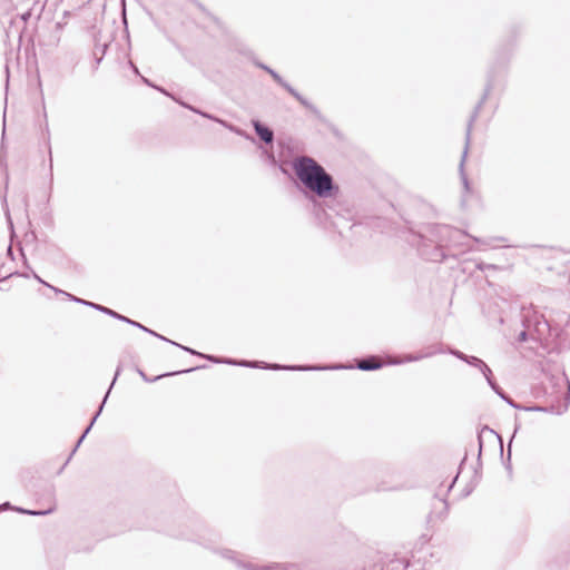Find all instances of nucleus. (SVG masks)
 <instances>
[{"label": "nucleus", "mask_w": 570, "mask_h": 570, "mask_svg": "<svg viewBox=\"0 0 570 570\" xmlns=\"http://www.w3.org/2000/svg\"><path fill=\"white\" fill-rule=\"evenodd\" d=\"M173 100H176V101H177L178 104H180V105H181V102H183V101L177 100V99H176V97H173Z\"/></svg>", "instance_id": "obj_44"}, {"label": "nucleus", "mask_w": 570, "mask_h": 570, "mask_svg": "<svg viewBox=\"0 0 570 570\" xmlns=\"http://www.w3.org/2000/svg\"><path fill=\"white\" fill-rule=\"evenodd\" d=\"M255 65H256L258 68H261V69H263V70L265 71V68H266V65H265V63L257 61V62H255Z\"/></svg>", "instance_id": "obj_33"}, {"label": "nucleus", "mask_w": 570, "mask_h": 570, "mask_svg": "<svg viewBox=\"0 0 570 570\" xmlns=\"http://www.w3.org/2000/svg\"><path fill=\"white\" fill-rule=\"evenodd\" d=\"M120 374V366L117 367L116 370V373H115V376H114V380L108 389V391L106 392L105 396H104V400L98 409V411L96 412V414L94 415V417L91 419L89 425L86 428V430L83 431V433L81 434V436L79 438V440L77 441L75 448H73V452L77 451V449L80 446V444L82 443V441L85 440V438L87 436V434L89 433V431L91 430L92 425L95 424L96 420L98 419V416L100 415V413L102 412V409H104V405L110 394V391L112 389V386L115 385L118 376Z\"/></svg>", "instance_id": "obj_9"}, {"label": "nucleus", "mask_w": 570, "mask_h": 570, "mask_svg": "<svg viewBox=\"0 0 570 570\" xmlns=\"http://www.w3.org/2000/svg\"><path fill=\"white\" fill-rule=\"evenodd\" d=\"M222 556L226 559L234 560L239 568L245 570H304V567L301 563L295 562H271L263 566L244 562L236 559V553L228 549L222 551Z\"/></svg>", "instance_id": "obj_7"}, {"label": "nucleus", "mask_w": 570, "mask_h": 570, "mask_svg": "<svg viewBox=\"0 0 570 570\" xmlns=\"http://www.w3.org/2000/svg\"><path fill=\"white\" fill-rule=\"evenodd\" d=\"M23 203H24V207L27 208L28 207V198H27V196L24 197Z\"/></svg>", "instance_id": "obj_39"}, {"label": "nucleus", "mask_w": 570, "mask_h": 570, "mask_svg": "<svg viewBox=\"0 0 570 570\" xmlns=\"http://www.w3.org/2000/svg\"><path fill=\"white\" fill-rule=\"evenodd\" d=\"M501 399L505 401L510 406L518 409V410H524V411H544L541 406H521L520 404L515 403L505 392L501 395Z\"/></svg>", "instance_id": "obj_16"}, {"label": "nucleus", "mask_w": 570, "mask_h": 570, "mask_svg": "<svg viewBox=\"0 0 570 570\" xmlns=\"http://www.w3.org/2000/svg\"><path fill=\"white\" fill-rule=\"evenodd\" d=\"M456 479H458V475H456V476L452 480V482L449 484L448 490H446L448 492H449V491H451V489L453 488V485H454V483H455Z\"/></svg>", "instance_id": "obj_32"}, {"label": "nucleus", "mask_w": 570, "mask_h": 570, "mask_svg": "<svg viewBox=\"0 0 570 570\" xmlns=\"http://www.w3.org/2000/svg\"><path fill=\"white\" fill-rule=\"evenodd\" d=\"M32 273V276L35 277V279H37L39 283L43 284L45 286L51 288L55 293L57 294H62L65 296H67V292L60 289V288H57L50 284H48L47 282H45L39 275H37L35 272H31Z\"/></svg>", "instance_id": "obj_20"}, {"label": "nucleus", "mask_w": 570, "mask_h": 570, "mask_svg": "<svg viewBox=\"0 0 570 570\" xmlns=\"http://www.w3.org/2000/svg\"><path fill=\"white\" fill-rule=\"evenodd\" d=\"M400 363H402V361H393L390 364H400Z\"/></svg>", "instance_id": "obj_42"}, {"label": "nucleus", "mask_w": 570, "mask_h": 570, "mask_svg": "<svg viewBox=\"0 0 570 570\" xmlns=\"http://www.w3.org/2000/svg\"><path fill=\"white\" fill-rule=\"evenodd\" d=\"M519 342H525L527 341V332L522 331L518 336Z\"/></svg>", "instance_id": "obj_31"}, {"label": "nucleus", "mask_w": 570, "mask_h": 570, "mask_svg": "<svg viewBox=\"0 0 570 570\" xmlns=\"http://www.w3.org/2000/svg\"><path fill=\"white\" fill-rule=\"evenodd\" d=\"M476 268H478L479 271H482V272H484V271H487V269H494V271H495V269H499V267H498L497 265H494V264H485V263H483V262L478 263V264H476Z\"/></svg>", "instance_id": "obj_23"}, {"label": "nucleus", "mask_w": 570, "mask_h": 570, "mask_svg": "<svg viewBox=\"0 0 570 570\" xmlns=\"http://www.w3.org/2000/svg\"><path fill=\"white\" fill-rule=\"evenodd\" d=\"M191 1L195 2L198 8L203 9V6L199 2H197L196 0H191Z\"/></svg>", "instance_id": "obj_37"}, {"label": "nucleus", "mask_w": 570, "mask_h": 570, "mask_svg": "<svg viewBox=\"0 0 570 570\" xmlns=\"http://www.w3.org/2000/svg\"><path fill=\"white\" fill-rule=\"evenodd\" d=\"M520 428V424L519 423H515V426H514V432H513V435H512V439L514 438L517 431L519 430Z\"/></svg>", "instance_id": "obj_34"}, {"label": "nucleus", "mask_w": 570, "mask_h": 570, "mask_svg": "<svg viewBox=\"0 0 570 570\" xmlns=\"http://www.w3.org/2000/svg\"><path fill=\"white\" fill-rule=\"evenodd\" d=\"M225 364L229 365H237L243 367H252V368H264V370H284V371H318V370H326L327 367L324 366H311V365H279L276 363H265L262 361H246V360H233L228 358L225 361ZM328 368L338 370V368H352V366H343V365H335L330 366Z\"/></svg>", "instance_id": "obj_5"}, {"label": "nucleus", "mask_w": 570, "mask_h": 570, "mask_svg": "<svg viewBox=\"0 0 570 570\" xmlns=\"http://www.w3.org/2000/svg\"><path fill=\"white\" fill-rule=\"evenodd\" d=\"M400 489H402V488L397 487V485L387 487V485L381 484L377 487L379 491H395V490H400Z\"/></svg>", "instance_id": "obj_26"}, {"label": "nucleus", "mask_w": 570, "mask_h": 570, "mask_svg": "<svg viewBox=\"0 0 570 570\" xmlns=\"http://www.w3.org/2000/svg\"><path fill=\"white\" fill-rule=\"evenodd\" d=\"M271 70H273V69H272L271 67L266 66L265 71H266L267 73H271Z\"/></svg>", "instance_id": "obj_38"}, {"label": "nucleus", "mask_w": 570, "mask_h": 570, "mask_svg": "<svg viewBox=\"0 0 570 570\" xmlns=\"http://www.w3.org/2000/svg\"><path fill=\"white\" fill-rule=\"evenodd\" d=\"M165 338H166V340H164L165 342L170 343V344H173V345L184 350L185 352H187V353H189L191 355H196V356L203 357L204 353L197 352V351H195V350H193V348H190L188 346H184L181 344H178V343H176V342H174V341H171V340H169L167 337H165Z\"/></svg>", "instance_id": "obj_19"}, {"label": "nucleus", "mask_w": 570, "mask_h": 570, "mask_svg": "<svg viewBox=\"0 0 570 570\" xmlns=\"http://www.w3.org/2000/svg\"><path fill=\"white\" fill-rule=\"evenodd\" d=\"M292 167L297 179L308 191L320 198H328L338 191L333 177L314 158L298 156Z\"/></svg>", "instance_id": "obj_2"}, {"label": "nucleus", "mask_w": 570, "mask_h": 570, "mask_svg": "<svg viewBox=\"0 0 570 570\" xmlns=\"http://www.w3.org/2000/svg\"><path fill=\"white\" fill-rule=\"evenodd\" d=\"M252 126L255 130V134L266 145H272L274 142V131L268 126L255 119L252 120Z\"/></svg>", "instance_id": "obj_10"}, {"label": "nucleus", "mask_w": 570, "mask_h": 570, "mask_svg": "<svg viewBox=\"0 0 570 570\" xmlns=\"http://www.w3.org/2000/svg\"><path fill=\"white\" fill-rule=\"evenodd\" d=\"M265 154H266V158L269 161V164L275 166L277 164V160H276V157H275L274 153L266 151Z\"/></svg>", "instance_id": "obj_28"}, {"label": "nucleus", "mask_w": 570, "mask_h": 570, "mask_svg": "<svg viewBox=\"0 0 570 570\" xmlns=\"http://www.w3.org/2000/svg\"><path fill=\"white\" fill-rule=\"evenodd\" d=\"M508 455H509V456L511 455V450H510V449H509V451H508Z\"/></svg>", "instance_id": "obj_47"}, {"label": "nucleus", "mask_w": 570, "mask_h": 570, "mask_svg": "<svg viewBox=\"0 0 570 570\" xmlns=\"http://www.w3.org/2000/svg\"><path fill=\"white\" fill-rule=\"evenodd\" d=\"M130 66L132 67V69H134V71H135V73H139V71H138L137 67H136L132 62H130Z\"/></svg>", "instance_id": "obj_36"}, {"label": "nucleus", "mask_w": 570, "mask_h": 570, "mask_svg": "<svg viewBox=\"0 0 570 570\" xmlns=\"http://www.w3.org/2000/svg\"><path fill=\"white\" fill-rule=\"evenodd\" d=\"M73 453L75 452L72 451L71 454H69L68 460H71Z\"/></svg>", "instance_id": "obj_45"}, {"label": "nucleus", "mask_w": 570, "mask_h": 570, "mask_svg": "<svg viewBox=\"0 0 570 570\" xmlns=\"http://www.w3.org/2000/svg\"><path fill=\"white\" fill-rule=\"evenodd\" d=\"M67 297L70 301L75 302V303H78V304L91 307V308H94L96 311H99V312H101V313H104V314H106V315H108V316H110L112 318H116V320H118L120 322H124V323H127V324H129L131 326H135V327H137V328H139V330H141V331H144V332H146V333H148L150 335H153V336L158 337L159 340H166L165 336L156 333L155 331H153V330L144 326L142 324H140V323H138L136 321H132V320L128 318L127 316H124V315H121V314L115 312L114 309H110V308H108V307H106L104 305H99V304H96V303H92V302L79 298V297H77V296H75L72 294H67Z\"/></svg>", "instance_id": "obj_6"}, {"label": "nucleus", "mask_w": 570, "mask_h": 570, "mask_svg": "<svg viewBox=\"0 0 570 570\" xmlns=\"http://www.w3.org/2000/svg\"><path fill=\"white\" fill-rule=\"evenodd\" d=\"M406 566H404L401 561L392 562V570H404Z\"/></svg>", "instance_id": "obj_29"}, {"label": "nucleus", "mask_w": 570, "mask_h": 570, "mask_svg": "<svg viewBox=\"0 0 570 570\" xmlns=\"http://www.w3.org/2000/svg\"><path fill=\"white\" fill-rule=\"evenodd\" d=\"M492 80L489 79L488 82H487V86L484 88V92L480 99V101L476 104V106L474 107L473 109V112L472 115L470 116V119L468 121V125H466V131H465V145H464V149H463V153H462V157H461V161H460V176H461V181L463 184V187H464V190L466 193H469L471 190V187H470V183H469V179H468V176L466 174L464 173V163H465V159H466V156H468V150H469V147H470V141H471V135H472V127H473V124L474 121L476 120L479 114H480V110L483 106V104L485 102V100L488 99L491 90H492Z\"/></svg>", "instance_id": "obj_3"}, {"label": "nucleus", "mask_w": 570, "mask_h": 570, "mask_svg": "<svg viewBox=\"0 0 570 570\" xmlns=\"http://www.w3.org/2000/svg\"><path fill=\"white\" fill-rule=\"evenodd\" d=\"M271 77L283 87L291 96H293L302 106L312 111L315 116H320L321 112L313 104L304 98L295 88H293L278 72L274 69L271 70Z\"/></svg>", "instance_id": "obj_8"}, {"label": "nucleus", "mask_w": 570, "mask_h": 570, "mask_svg": "<svg viewBox=\"0 0 570 570\" xmlns=\"http://www.w3.org/2000/svg\"><path fill=\"white\" fill-rule=\"evenodd\" d=\"M492 391L501 397L502 394H504V391L499 386V384L495 382H490V385H489Z\"/></svg>", "instance_id": "obj_25"}, {"label": "nucleus", "mask_w": 570, "mask_h": 570, "mask_svg": "<svg viewBox=\"0 0 570 570\" xmlns=\"http://www.w3.org/2000/svg\"><path fill=\"white\" fill-rule=\"evenodd\" d=\"M31 17V10H28L21 14H19L20 20H22L24 23L30 19Z\"/></svg>", "instance_id": "obj_30"}, {"label": "nucleus", "mask_w": 570, "mask_h": 570, "mask_svg": "<svg viewBox=\"0 0 570 570\" xmlns=\"http://www.w3.org/2000/svg\"><path fill=\"white\" fill-rule=\"evenodd\" d=\"M480 372L483 374V376L487 380L489 385H490V382H495L492 371L488 364Z\"/></svg>", "instance_id": "obj_22"}, {"label": "nucleus", "mask_w": 570, "mask_h": 570, "mask_svg": "<svg viewBox=\"0 0 570 570\" xmlns=\"http://www.w3.org/2000/svg\"><path fill=\"white\" fill-rule=\"evenodd\" d=\"M383 363L376 356H367L357 361L356 368L361 371L380 370Z\"/></svg>", "instance_id": "obj_12"}, {"label": "nucleus", "mask_w": 570, "mask_h": 570, "mask_svg": "<svg viewBox=\"0 0 570 570\" xmlns=\"http://www.w3.org/2000/svg\"><path fill=\"white\" fill-rule=\"evenodd\" d=\"M6 179L8 180V175L6 176ZM7 188H8V181L6 183V189ZM2 205H3L8 226L11 229V232H13V223H12L10 210H9L8 203H7V191L4 193V195L2 197Z\"/></svg>", "instance_id": "obj_17"}, {"label": "nucleus", "mask_w": 570, "mask_h": 570, "mask_svg": "<svg viewBox=\"0 0 570 570\" xmlns=\"http://www.w3.org/2000/svg\"><path fill=\"white\" fill-rule=\"evenodd\" d=\"M420 243L417 250L426 261L441 263L450 256L449 249L452 247H462L471 249L465 243L470 235L461 229L444 224H428L419 233ZM471 238L481 245H490V240L481 239L474 236Z\"/></svg>", "instance_id": "obj_1"}, {"label": "nucleus", "mask_w": 570, "mask_h": 570, "mask_svg": "<svg viewBox=\"0 0 570 570\" xmlns=\"http://www.w3.org/2000/svg\"><path fill=\"white\" fill-rule=\"evenodd\" d=\"M446 352L450 353L451 355L455 356L456 358L465 362L466 364L478 368L479 371H481L487 365V363L484 361H482L481 358H479L476 356L466 355L463 352L455 350V348H451V347L444 348V346L442 344L432 345V346L428 347L424 353H421V354H409L405 356L404 362H416L422 358L431 357L433 355L443 354Z\"/></svg>", "instance_id": "obj_4"}, {"label": "nucleus", "mask_w": 570, "mask_h": 570, "mask_svg": "<svg viewBox=\"0 0 570 570\" xmlns=\"http://www.w3.org/2000/svg\"><path fill=\"white\" fill-rule=\"evenodd\" d=\"M235 131H236L238 135H243V131H242V130H239V129H237V130H235ZM244 136H245L246 138H250V136H249V135H247V134H244Z\"/></svg>", "instance_id": "obj_35"}, {"label": "nucleus", "mask_w": 570, "mask_h": 570, "mask_svg": "<svg viewBox=\"0 0 570 570\" xmlns=\"http://www.w3.org/2000/svg\"><path fill=\"white\" fill-rule=\"evenodd\" d=\"M181 106H183V107H185V108H187V109H189V110H191V111H193V112H195V114H198V115H200V116L205 117V118H208V119H212V120H215V121H218V122H220V124L225 125V121H223V120H218V119H217V118H215L214 116H212V115H209V114H207V112H205V111H202V110L197 109V108H196V107H194V106H190V105H188V104H186V102H181Z\"/></svg>", "instance_id": "obj_18"}, {"label": "nucleus", "mask_w": 570, "mask_h": 570, "mask_svg": "<svg viewBox=\"0 0 570 570\" xmlns=\"http://www.w3.org/2000/svg\"><path fill=\"white\" fill-rule=\"evenodd\" d=\"M442 501L444 502V510L448 511V503L444 499H442Z\"/></svg>", "instance_id": "obj_40"}, {"label": "nucleus", "mask_w": 570, "mask_h": 570, "mask_svg": "<svg viewBox=\"0 0 570 570\" xmlns=\"http://www.w3.org/2000/svg\"><path fill=\"white\" fill-rule=\"evenodd\" d=\"M142 81H144L146 85H148V86H150V87H153V88H156L157 90H159V91H160V92H163L164 95L169 96V94H168L164 88H160V87L154 86V85H153V83H151L147 78H144V77H142Z\"/></svg>", "instance_id": "obj_27"}, {"label": "nucleus", "mask_w": 570, "mask_h": 570, "mask_svg": "<svg viewBox=\"0 0 570 570\" xmlns=\"http://www.w3.org/2000/svg\"><path fill=\"white\" fill-rule=\"evenodd\" d=\"M556 385H562L566 387L564 394H563V404L557 410L558 414H561L568 410L569 403H570V381L566 375H561L556 379Z\"/></svg>", "instance_id": "obj_11"}, {"label": "nucleus", "mask_w": 570, "mask_h": 570, "mask_svg": "<svg viewBox=\"0 0 570 570\" xmlns=\"http://www.w3.org/2000/svg\"><path fill=\"white\" fill-rule=\"evenodd\" d=\"M484 433H488V434H490V435H495V436L500 440V436H499V435H498L493 430H491V429H490V428H488V426H484V428L481 430V432L479 433V435H478L479 446H480L479 452H480V453H481V451H482V438H483V434H484Z\"/></svg>", "instance_id": "obj_21"}, {"label": "nucleus", "mask_w": 570, "mask_h": 570, "mask_svg": "<svg viewBox=\"0 0 570 570\" xmlns=\"http://www.w3.org/2000/svg\"><path fill=\"white\" fill-rule=\"evenodd\" d=\"M8 253L11 255L12 254V249H11V246L8 247Z\"/></svg>", "instance_id": "obj_43"}, {"label": "nucleus", "mask_w": 570, "mask_h": 570, "mask_svg": "<svg viewBox=\"0 0 570 570\" xmlns=\"http://www.w3.org/2000/svg\"><path fill=\"white\" fill-rule=\"evenodd\" d=\"M8 509H11L19 513L28 514V515H46L52 511L51 509H49V510H29V509H24V508H20V507H12L9 502H4V503L0 504V511H4Z\"/></svg>", "instance_id": "obj_14"}, {"label": "nucleus", "mask_w": 570, "mask_h": 570, "mask_svg": "<svg viewBox=\"0 0 570 570\" xmlns=\"http://www.w3.org/2000/svg\"><path fill=\"white\" fill-rule=\"evenodd\" d=\"M490 240H503L502 237H495V238H491Z\"/></svg>", "instance_id": "obj_41"}, {"label": "nucleus", "mask_w": 570, "mask_h": 570, "mask_svg": "<svg viewBox=\"0 0 570 570\" xmlns=\"http://www.w3.org/2000/svg\"><path fill=\"white\" fill-rule=\"evenodd\" d=\"M73 453L75 452L72 451L71 454H69L68 460H71Z\"/></svg>", "instance_id": "obj_46"}, {"label": "nucleus", "mask_w": 570, "mask_h": 570, "mask_svg": "<svg viewBox=\"0 0 570 570\" xmlns=\"http://www.w3.org/2000/svg\"><path fill=\"white\" fill-rule=\"evenodd\" d=\"M203 358H206V360L217 363V364L225 363V361L227 360V358H219L217 356L209 355V354H203Z\"/></svg>", "instance_id": "obj_24"}, {"label": "nucleus", "mask_w": 570, "mask_h": 570, "mask_svg": "<svg viewBox=\"0 0 570 570\" xmlns=\"http://www.w3.org/2000/svg\"><path fill=\"white\" fill-rule=\"evenodd\" d=\"M206 365H200V366H194V367H190V368H186V370H181V371H174V372H169V373H164V374H160V375H157L153 379H149L145 372H142L141 370H138V373L139 375L141 376V379L145 381V382H156L163 377H166V376H173V375H179V374H183V373H190V372H194V371H197V370H200V368H205Z\"/></svg>", "instance_id": "obj_13"}, {"label": "nucleus", "mask_w": 570, "mask_h": 570, "mask_svg": "<svg viewBox=\"0 0 570 570\" xmlns=\"http://www.w3.org/2000/svg\"><path fill=\"white\" fill-rule=\"evenodd\" d=\"M107 45H96L94 49V62H92V70L96 71L104 59V56L106 53Z\"/></svg>", "instance_id": "obj_15"}]
</instances>
